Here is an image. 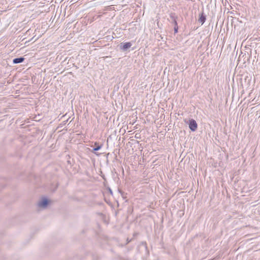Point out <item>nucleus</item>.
Listing matches in <instances>:
<instances>
[{
	"mask_svg": "<svg viewBox=\"0 0 260 260\" xmlns=\"http://www.w3.org/2000/svg\"><path fill=\"white\" fill-rule=\"evenodd\" d=\"M132 46V44L131 42L121 43L119 45V48L123 51H125L131 48Z\"/></svg>",
	"mask_w": 260,
	"mask_h": 260,
	"instance_id": "f257e3e1",
	"label": "nucleus"
},
{
	"mask_svg": "<svg viewBox=\"0 0 260 260\" xmlns=\"http://www.w3.org/2000/svg\"><path fill=\"white\" fill-rule=\"evenodd\" d=\"M188 125L191 131L194 132L197 130L198 124L195 120L193 119L189 120Z\"/></svg>",
	"mask_w": 260,
	"mask_h": 260,
	"instance_id": "f03ea898",
	"label": "nucleus"
},
{
	"mask_svg": "<svg viewBox=\"0 0 260 260\" xmlns=\"http://www.w3.org/2000/svg\"><path fill=\"white\" fill-rule=\"evenodd\" d=\"M178 18L177 16L175 13H171L170 14V19L169 21L174 24V25H177V19Z\"/></svg>",
	"mask_w": 260,
	"mask_h": 260,
	"instance_id": "7ed1b4c3",
	"label": "nucleus"
},
{
	"mask_svg": "<svg viewBox=\"0 0 260 260\" xmlns=\"http://www.w3.org/2000/svg\"><path fill=\"white\" fill-rule=\"evenodd\" d=\"M49 200L46 198L43 199L41 201L39 202L38 205L40 208H45L48 205Z\"/></svg>",
	"mask_w": 260,
	"mask_h": 260,
	"instance_id": "20e7f679",
	"label": "nucleus"
},
{
	"mask_svg": "<svg viewBox=\"0 0 260 260\" xmlns=\"http://www.w3.org/2000/svg\"><path fill=\"white\" fill-rule=\"evenodd\" d=\"M206 19V15L204 14V12H202L199 15V19L198 21L202 25L205 22Z\"/></svg>",
	"mask_w": 260,
	"mask_h": 260,
	"instance_id": "39448f33",
	"label": "nucleus"
},
{
	"mask_svg": "<svg viewBox=\"0 0 260 260\" xmlns=\"http://www.w3.org/2000/svg\"><path fill=\"white\" fill-rule=\"evenodd\" d=\"M24 60V58L23 57L15 58L13 59V62L15 64L20 63Z\"/></svg>",
	"mask_w": 260,
	"mask_h": 260,
	"instance_id": "423d86ee",
	"label": "nucleus"
},
{
	"mask_svg": "<svg viewBox=\"0 0 260 260\" xmlns=\"http://www.w3.org/2000/svg\"><path fill=\"white\" fill-rule=\"evenodd\" d=\"M94 145L95 147L93 148V150L94 151L99 150L102 147V145H100L97 143H95Z\"/></svg>",
	"mask_w": 260,
	"mask_h": 260,
	"instance_id": "0eeeda50",
	"label": "nucleus"
},
{
	"mask_svg": "<svg viewBox=\"0 0 260 260\" xmlns=\"http://www.w3.org/2000/svg\"><path fill=\"white\" fill-rule=\"evenodd\" d=\"M119 193H120L122 198L123 199H126V193H125L124 191H122L121 190H120L119 189L118 190Z\"/></svg>",
	"mask_w": 260,
	"mask_h": 260,
	"instance_id": "6e6552de",
	"label": "nucleus"
},
{
	"mask_svg": "<svg viewBox=\"0 0 260 260\" xmlns=\"http://www.w3.org/2000/svg\"><path fill=\"white\" fill-rule=\"evenodd\" d=\"M174 32H175V34L178 32V24H177V25H174Z\"/></svg>",
	"mask_w": 260,
	"mask_h": 260,
	"instance_id": "1a4fd4ad",
	"label": "nucleus"
},
{
	"mask_svg": "<svg viewBox=\"0 0 260 260\" xmlns=\"http://www.w3.org/2000/svg\"><path fill=\"white\" fill-rule=\"evenodd\" d=\"M109 191H110V193H112V190L111 189H109Z\"/></svg>",
	"mask_w": 260,
	"mask_h": 260,
	"instance_id": "9d476101",
	"label": "nucleus"
}]
</instances>
